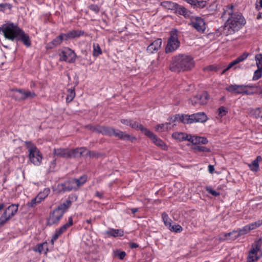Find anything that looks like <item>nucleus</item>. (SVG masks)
I'll return each instance as SVG.
<instances>
[{
  "label": "nucleus",
  "mask_w": 262,
  "mask_h": 262,
  "mask_svg": "<svg viewBox=\"0 0 262 262\" xmlns=\"http://www.w3.org/2000/svg\"><path fill=\"white\" fill-rule=\"evenodd\" d=\"M222 17L226 20L223 30V33L225 35L235 33L246 23L244 17L232 5H228L224 8Z\"/></svg>",
  "instance_id": "1"
},
{
  "label": "nucleus",
  "mask_w": 262,
  "mask_h": 262,
  "mask_svg": "<svg viewBox=\"0 0 262 262\" xmlns=\"http://www.w3.org/2000/svg\"><path fill=\"white\" fill-rule=\"evenodd\" d=\"M195 62L192 56L186 54H179L172 57L169 69L172 72H181L192 70Z\"/></svg>",
  "instance_id": "2"
},
{
  "label": "nucleus",
  "mask_w": 262,
  "mask_h": 262,
  "mask_svg": "<svg viewBox=\"0 0 262 262\" xmlns=\"http://www.w3.org/2000/svg\"><path fill=\"white\" fill-rule=\"evenodd\" d=\"M207 120V116L204 112H199L191 115L177 114L168 119L169 121L172 122L179 121L185 124H191L195 122L204 123Z\"/></svg>",
  "instance_id": "3"
},
{
  "label": "nucleus",
  "mask_w": 262,
  "mask_h": 262,
  "mask_svg": "<svg viewBox=\"0 0 262 262\" xmlns=\"http://www.w3.org/2000/svg\"><path fill=\"white\" fill-rule=\"evenodd\" d=\"M21 30L17 25L8 21L0 27V34L6 39L13 41L17 38Z\"/></svg>",
  "instance_id": "4"
},
{
  "label": "nucleus",
  "mask_w": 262,
  "mask_h": 262,
  "mask_svg": "<svg viewBox=\"0 0 262 262\" xmlns=\"http://www.w3.org/2000/svg\"><path fill=\"white\" fill-rule=\"evenodd\" d=\"M30 161L36 166L41 164L42 156L39 149L31 142H26Z\"/></svg>",
  "instance_id": "5"
},
{
  "label": "nucleus",
  "mask_w": 262,
  "mask_h": 262,
  "mask_svg": "<svg viewBox=\"0 0 262 262\" xmlns=\"http://www.w3.org/2000/svg\"><path fill=\"white\" fill-rule=\"evenodd\" d=\"M98 131L102 135L105 136H114L123 140H130L133 141L135 138L130 136L125 132H123L120 130H115L113 128L102 126L99 127Z\"/></svg>",
  "instance_id": "6"
},
{
  "label": "nucleus",
  "mask_w": 262,
  "mask_h": 262,
  "mask_svg": "<svg viewBox=\"0 0 262 262\" xmlns=\"http://www.w3.org/2000/svg\"><path fill=\"white\" fill-rule=\"evenodd\" d=\"M86 152V149L83 147L78 148L73 150L58 148L55 149L54 150V154L55 156L64 158L81 156Z\"/></svg>",
  "instance_id": "7"
},
{
  "label": "nucleus",
  "mask_w": 262,
  "mask_h": 262,
  "mask_svg": "<svg viewBox=\"0 0 262 262\" xmlns=\"http://www.w3.org/2000/svg\"><path fill=\"white\" fill-rule=\"evenodd\" d=\"M254 88L253 85L231 84L226 87L225 90L235 94L251 95L253 93L251 89Z\"/></svg>",
  "instance_id": "8"
},
{
  "label": "nucleus",
  "mask_w": 262,
  "mask_h": 262,
  "mask_svg": "<svg viewBox=\"0 0 262 262\" xmlns=\"http://www.w3.org/2000/svg\"><path fill=\"white\" fill-rule=\"evenodd\" d=\"M180 42L178 39V31L173 29L170 32V36L168 39L167 46L165 48L166 53L175 51L180 47Z\"/></svg>",
  "instance_id": "9"
},
{
  "label": "nucleus",
  "mask_w": 262,
  "mask_h": 262,
  "mask_svg": "<svg viewBox=\"0 0 262 262\" xmlns=\"http://www.w3.org/2000/svg\"><path fill=\"white\" fill-rule=\"evenodd\" d=\"M18 204H11L7 207L0 216V228L3 226L16 213Z\"/></svg>",
  "instance_id": "10"
},
{
  "label": "nucleus",
  "mask_w": 262,
  "mask_h": 262,
  "mask_svg": "<svg viewBox=\"0 0 262 262\" xmlns=\"http://www.w3.org/2000/svg\"><path fill=\"white\" fill-rule=\"evenodd\" d=\"M161 6L168 8L172 7L176 13L182 15L186 18H189L191 17V13L190 11L177 3L165 1L161 3Z\"/></svg>",
  "instance_id": "11"
},
{
  "label": "nucleus",
  "mask_w": 262,
  "mask_h": 262,
  "mask_svg": "<svg viewBox=\"0 0 262 262\" xmlns=\"http://www.w3.org/2000/svg\"><path fill=\"white\" fill-rule=\"evenodd\" d=\"M261 239L255 241L252 246L247 258V262H255L261 255L260 251Z\"/></svg>",
  "instance_id": "12"
},
{
  "label": "nucleus",
  "mask_w": 262,
  "mask_h": 262,
  "mask_svg": "<svg viewBox=\"0 0 262 262\" xmlns=\"http://www.w3.org/2000/svg\"><path fill=\"white\" fill-rule=\"evenodd\" d=\"M50 189L49 188H45L43 191H40L37 195L33 199L31 202L28 203L29 207H33L37 204L41 203L50 194Z\"/></svg>",
  "instance_id": "13"
},
{
  "label": "nucleus",
  "mask_w": 262,
  "mask_h": 262,
  "mask_svg": "<svg viewBox=\"0 0 262 262\" xmlns=\"http://www.w3.org/2000/svg\"><path fill=\"white\" fill-rule=\"evenodd\" d=\"M144 131L145 132V135L149 138L156 146L164 150H167L168 149V147L166 144L154 133L150 131L149 129H144Z\"/></svg>",
  "instance_id": "14"
},
{
  "label": "nucleus",
  "mask_w": 262,
  "mask_h": 262,
  "mask_svg": "<svg viewBox=\"0 0 262 262\" xmlns=\"http://www.w3.org/2000/svg\"><path fill=\"white\" fill-rule=\"evenodd\" d=\"M60 61L72 63L75 61L76 55L71 49L67 48L61 51L59 54Z\"/></svg>",
  "instance_id": "15"
},
{
  "label": "nucleus",
  "mask_w": 262,
  "mask_h": 262,
  "mask_svg": "<svg viewBox=\"0 0 262 262\" xmlns=\"http://www.w3.org/2000/svg\"><path fill=\"white\" fill-rule=\"evenodd\" d=\"M73 218L72 216H70L69 217L68 222L67 223L62 226L58 230H56L55 233L54 234L51 239V242L53 244L54 242L57 240L59 236H60L62 234L64 233L67 229L73 225Z\"/></svg>",
  "instance_id": "16"
},
{
  "label": "nucleus",
  "mask_w": 262,
  "mask_h": 262,
  "mask_svg": "<svg viewBox=\"0 0 262 262\" xmlns=\"http://www.w3.org/2000/svg\"><path fill=\"white\" fill-rule=\"evenodd\" d=\"M208 95L207 92H204L199 94L191 99V102L193 105H204L207 103Z\"/></svg>",
  "instance_id": "17"
},
{
  "label": "nucleus",
  "mask_w": 262,
  "mask_h": 262,
  "mask_svg": "<svg viewBox=\"0 0 262 262\" xmlns=\"http://www.w3.org/2000/svg\"><path fill=\"white\" fill-rule=\"evenodd\" d=\"M192 26L200 32H203L205 30V23L203 19L200 17H194L191 21Z\"/></svg>",
  "instance_id": "18"
},
{
  "label": "nucleus",
  "mask_w": 262,
  "mask_h": 262,
  "mask_svg": "<svg viewBox=\"0 0 262 262\" xmlns=\"http://www.w3.org/2000/svg\"><path fill=\"white\" fill-rule=\"evenodd\" d=\"M63 214L61 211L55 209L50 214L48 220V224L49 225H53L57 224L62 218Z\"/></svg>",
  "instance_id": "19"
},
{
  "label": "nucleus",
  "mask_w": 262,
  "mask_h": 262,
  "mask_svg": "<svg viewBox=\"0 0 262 262\" xmlns=\"http://www.w3.org/2000/svg\"><path fill=\"white\" fill-rule=\"evenodd\" d=\"M162 43V41L161 38L156 39L147 47V52L150 54L157 52L161 48Z\"/></svg>",
  "instance_id": "20"
},
{
  "label": "nucleus",
  "mask_w": 262,
  "mask_h": 262,
  "mask_svg": "<svg viewBox=\"0 0 262 262\" xmlns=\"http://www.w3.org/2000/svg\"><path fill=\"white\" fill-rule=\"evenodd\" d=\"M65 34L62 33L60 35L56 37L54 40H53L51 42H49L46 45L47 49H53L56 46L60 45L62 41L64 39H66Z\"/></svg>",
  "instance_id": "21"
},
{
  "label": "nucleus",
  "mask_w": 262,
  "mask_h": 262,
  "mask_svg": "<svg viewBox=\"0 0 262 262\" xmlns=\"http://www.w3.org/2000/svg\"><path fill=\"white\" fill-rule=\"evenodd\" d=\"M188 141L190 142L193 144H206L208 143L207 138L203 137L189 135Z\"/></svg>",
  "instance_id": "22"
},
{
  "label": "nucleus",
  "mask_w": 262,
  "mask_h": 262,
  "mask_svg": "<svg viewBox=\"0 0 262 262\" xmlns=\"http://www.w3.org/2000/svg\"><path fill=\"white\" fill-rule=\"evenodd\" d=\"M105 233L108 237H122L124 235V231L122 229H115L114 228H110L105 231Z\"/></svg>",
  "instance_id": "23"
},
{
  "label": "nucleus",
  "mask_w": 262,
  "mask_h": 262,
  "mask_svg": "<svg viewBox=\"0 0 262 262\" xmlns=\"http://www.w3.org/2000/svg\"><path fill=\"white\" fill-rule=\"evenodd\" d=\"M176 125V124H171L170 122L158 124L155 127V130L159 132H167L171 129Z\"/></svg>",
  "instance_id": "24"
},
{
  "label": "nucleus",
  "mask_w": 262,
  "mask_h": 262,
  "mask_svg": "<svg viewBox=\"0 0 262 262\" xmlns=\"http://www.w3.org/2000/svg\"><path fill=\"white\" fill-rule=\"evenodd\" d=\"M16 39L17 40H21L23 43L28 47H30L31 45L29 35L26 34L23 30H21Z\"/></svg>",
  "instance_id": "25"
},
{
  "label": "nucleus",
  "mask_w": 262,
  "mask_h": 262,
  "mask_svg": "<svg viewBox=\"0 0 262 262\" xmlns=\"http://www.w3.org/2000/svg\"><path fill=\"white\" fill-rule=\"evenodd\" d=\"M61 187L64 191L77 189L73 179L65 182L61 185Z\"/></svg>",
  "instance_id": "26"
},
{
  "label": "nucleus",
  "mask_w": 262,
  "mask_h": 262,
  "mask_svg": "<svg viewBox=\"0 0 262 262\" xmlns=\"http://www.w3.org/2000/svg\"><path fill=\"white\" fill-rule=\"evenodd\" d=\"M84 34V31L80 30H74L65 34L66 40L79 37Z\"/></svg>",
  "instance_id": "27"
},
{
  "label": "nucleus",
  "mask_w": 262,
  "mask_h": 262,
  "mask_svg": "<svg viewBox=\"0 0 262 262\" xmlns=\"http://www.w3.org/2000/svg\"><path fill=\"white\" fill-rule=\"evenodd\" d=\"M190 134H187L185 133L182 132H174L172 134V137L179 141H188L189 138Z\"/></svg>",
  "instance_id": "28"
},
{
  "label": "nucleus",
  "mask_w": 262,
  "mask_h": 262,
  "mask_svg": "<svg viewBox=\"0 0 262 262\" xmlns=\"http://www.w3.org/2000/svg\"><path fill=\"white\" fill-rule=\"evenodd\" d=\"M261 159V157L258 156L251 164H248V166L251 171L256 172L259 170V162Z\"/></svg>",
  "instance_id": "29"
},
{
  "label": "nucleus",
  "mask_w": 262,
  "mask_h": 262,
  "mask_svg": "<svg viewBox=\"0 0 262 262\" xmlns=\"http://www.w3.org/2000/svg\"><path fill=\"white\" fill-rule=\"evenodd\" d=\"M33 250L35 252H38L41 254L42 252L47 253L48 249L47 243L38 244L35 247L33 248Z\"/></svg>",
  "instance_id": "30"
},
{
  "label": "nucleus",
  "mask_w": 262,
  "mask_h": 262,
  "mask_svg": "<svg viewBox=\"0 0 262 262\" xmlns=\"http://www.w3.org/2000/svg\"><path fill=\"white\" fill-rule=\"evenodd\" d=\"M13 97L18 101L25 100L24 90H13Z\"/></svg>",
  "instance_id": "31"
},
{
  "label": "nucleus",
  "mask_w": 262,
  "mask_h": 262,
  "mask_svg": "<svg viewBox=\"0 0 262 262\" xmlns=\"http://www.w3.org/2000/svg\"><path fill=\"white\" fill-rule=\"evenodd\" d=\"M71 201L70 199H67L64 202L60 204L56 209L58 210L59 211H61L62 212V214H64L65 211L71 205Z\"/></svg>",
  "instance_id": "32"
},
{
  "label": "nucleus",
  "mask_w": 262,
  "mask_h": 262,
  "mask_svg": "<svg viewBox=\"0 0 262 262\" xmlns=\"http://www.w3.org/2000/svg\"><path fill=\"white\" fill-rule=\"evenodd\" d=\"M129 126L136 129L140 130L144 135L145 134L144 129H148L147 128L144 127L142 125L139 124L138 122L131 119Z\"/></svg>",
  "instance_id": "33"
},
{
  "label": "nucleus",
  "mask_w": 262,
  "mask_h": 262,
  "mask_svg": "<svg viewBox=\"0 0 262 262\" xmlns=\"http://www.w3.org/2000/svg\"><path fill=\"white\" fill-rule=\"evenodd\" d=\"M74 183L78 189L80 186L83 185L87 180V177L85 175L80 177L79 179H73Z\"/></svg>",
  "instance_id": "34"
},
{
  "label": "nucleus",
  "mask_w": 262,
  "mask_h": 262,
  "mask_svg": "<svg viewBox=\"0 0 262 262\" xmlns=\"http://www.w3.org/2000/svg\"><path fill=\"white\" fill-rule=\"evenodd\" d=\"M162 218L165 226H166L168 228L169 227H171L172 224V221L169 218L168 215L165 212H163L162 213Z\"/></svg>",
  "instance_id": "35"
},
{
  "label": "nucleus",
  "mask_w": 262,
  "mask_h": 262,
  "mask_svg": "<svg viewBox=\"0 0 262 262\" xmlns=\"http://www.w3.org/2000/svg\"><path fill=\"white\" fill-rule=\"evenodd\" d=\"M93 55L95 57H98L102 54L101 49L97 43H94L93 45Z\"/></svg>",
  "instance_id": "36"
},
{
  "label": "nucleus",
  "mask_w": 262,
  "mask_h": 262,
  "mask_svg": "<svg viewBox=\"0 0 262 262\" xmlns=\"http://www.w3.org/2000/svg\"><path fill=\"white\" fill-rule=\"evenodd\" d=\"M168 229L172 232L176 233H180L183 230V228L178 224H174L171 225V227L168 228Z\"/></svg>",
  "instance_id": "37"
},
{
  "label": "nucleus",
  "mask_w": 262,
  "mask_h": 262,
  "mask_svg": "<svg viewBox=\"0 0 262 262\" xmlns=\"http://www.w3.org/2000/svg\"><path fill=\"white\" fill-rule=\"evenodd\" d=\"M262 225V220H258L254 223L247 225L250 231L256 229Z\"/></svg>",
  "instance_id": "38"
},
{
  "label": "nucleus",
  "mask_w": 262,
  "mask_h": 262,
  "mask_svg": "<svg viewBox=\"0 0 262 262\" xmlns=\"http://www.w3.org/2000/svg\"><path fill=\"white\" fill-rule=\"evenodd\" d=\"M68 94L67 98H66V100H67V102H69L72 101L73 100V99H74V98L75 97V93L74 89H69L68 91Z\"/></svg>",
  "instance_id": "39"
},
{
  "label": "nucleus",
  "mask_w": 262,
  "mask_h": 262,
  "mask_svg": "<svg viewBox=\"0 0 262 262\" xmlns=\"http://www.w3.org/2000/svg\"><path fill=\"white\" fill-rule=\"evenodd\" d=\"M255 59L257 69L262 70V54H259L256 55Z\"/></svg>",
  "instance_id": "40"
},
{
  "label": "nucleus",
  "mask_w": 262,
  "mask_h": 262,
  "mask_svg": "<svg viewBox=\"0 0 262 262\" xmlns=\"http://www.w3.org/2000/svg\"><path fill=\"white\" fill-rule=\"evenodd\" d=\"M262 76V70L257 69L254 72V74L252 77V80L254 81L257 80L260 78Z\"/></svg>",
  "instance_id": "41"
},
{
  "label": "nucleus",
  "mask_w": 262,
  "mask_h": 262,
  "mask_svg": "<svg viewBox=\"0 0 262 262\" xmlns=\"http://www.w3.org/2000/svg\"><path fill=\"white\" fill-rule=\"evenodd\" d=\"M250 231L247 225L245 226L241 229H239L238 230H237L238 235H239L240 236L248 233Z\"/></svg>",
  "instance_id": "42"
},
{
  "label": "nucleus",
  "mask_w": 262,
  "mask_h": 262,
  "mask_svg": "<svg viewBox=\"0 0 262 262\" xmlns=\"http://www.w3.org/2000/svg\"><path fill=\"white\" fill-rule=\"evenodd\" d=\"M193 149L194 150H195L198 151H203V152H209L210 151V149L209 148H207L206 147L203 146H194Z\"/></svg>",
  "instance_id": "43"
},
{
  "label": "nucleus",
  "mask_w": 262,
  "mask_h": 262,
  "mask_svg": "<svg viewBox=\"0 0 262 262\" xmlns=\"http://www.w3.org/2000/svg\"><path fill=\"white\" fill-rule=\"evenodd\" d=\"M249 56V54L248 53L245 52L242 55H240L237 58L235 59L236 63L238 64V63L243 61L245 60Z\"/></svg>",
  "instance_id": "44"
},
{
  "label": "nucleus",
  "mask_w": 262,
  "mask_h": 262,
  "mask_svg": "<svg viewBox=\"0 0 262 262\" xmlns=\"http://www.w3.org/2000/svg\"><path fill=\"white\" fill-rule=\"evenodd\" d=\"M249 56V54L248 53L245 52L242 55H240L237 58L235 59L236 63L238 64V63L243 61L245 60Z\"/></svg>",
  "instance_id": "45"
},
{
  "label": "nucleus",
  "mask_w": 262,
  "mask_h": 262,
  "mask_svg": "<svg viewBox=\"0 0 262 262\" xmlns=\"http://www.w3.org/2000/svg\"><path fill=\"white\" fill-rule=\"evenodd\" d=\"M249 56V54L248 53L245 52L242 55H240L237 58L235 59L236 63L238 64V63L243 61L245 60Z\"/></svg>",
  "instance_id": "46"
},
{
  "label": "nucleus",
  "mask_w": 262,
  "mask_h": 262,
  "mask_svg": "<svg viewBox=\"0 0 262 262\" xmlns=\"http://www.w3.org/2000/svg\"><path fill=\"white\" fill-rule=\"evenodd\" d=\"M228 113L227 109L224 106H221L218 109V115L221 117L225 116Z\"/></svg>",
  "instance_id": "47"
},
{
  "label": "nucleus",
  "mask_w": 262,
  "mask_h": 262,
  "mask_svg": "<svg viewBox=\"0 0 262 262\" xmlns=\"http://www.w3.org/2000/svg\"><path fill=\"white\" fill-rule=\"evenodd\" d=\"M237 230H233V231L229 232V239L234 240L239 237Z\"/></svg>",
  "instance_id": "48"
},
{
  "label": "nucleus",
  "mask_w": 262,
  "mask_h": 262,
  "mask_svg": "<svg viewBox=\"0 0 262 262\" xmlns=\"http://www.w3.org/2000/svg\"><path fill=\"white\" fill-rule=\"evenodd\" d=\"M24 95L25 99L29 98H32L36 96V94L34 92L29 91H24Z\"/></svg>",
  "instance_id": "49"
},
{
  "label": "nucleus",
  "mask_w": 262,
  "mask_h": 262,
  "mask_svg": "<svg viewBox=\"0 0 262 262\" xmlns=\"http://www.w3.org/2000/svg\"><path fill=\"white\" fill-rule=\"evenodd\" d=\"M115 254L116 256L118 257L119 259H123L126 255V253L124 251H120L117 250L115 252Z\"/></svg>",
  "instance_id": "50"
},
{
  "label": "nucleus",
  "mask_w": 262,
  "mask_h": 262,
  "mask_svg": "<svg viewBox=\"0 0 262 262\" xmlns=\"http://www.w3.org/2000/svg\"><path fill=\"white\" fill-rule=\"evenodd\" d=\"M219 238L220 241L229 239V233H223L219 235Z\"/></svg>",
  "instance_id": "51"
},
{
  "label": "nucleus",
  "mask_w": 262,
  "mask_h": 262,
  "mask_svg": "<svg viewBox=\"0 0 262 262\" xmlns=\"http://www.w3.org/2000/svg\"><path fill=\"white\" fill-rule=\"evenodd\" d=\"M206 189L208 193L211 194L213 196H216L220 194L219 192H217L216 191L212 189L210 187H207Z\"/></svg>",
  "instance_id": "52"
},
{
  "label": "nucleus",
  "mask_w": 262,
  "mask_h": 262,
  "mask_svg": "<svg viewBox=\"0 0 262 262\" xmlns=\"http://www.w3.org/2000/svg\"><path fill=\"white\" fill-rule=\"evenodd\" d=\"M237 63H236V61L235 60H234L233 61H232V62H231L228 65V66L223 70L222 73H224L225 72H226L227 71H228V70H229L230 69H231V68L233 67L234 66H235L236 64H237Z\"/></svg>",
  "instance_id": "53"
},
{
  "label": "nucleus",
  "mask_w": 262,
  "mask_h": 262,
  "mask_svg": "<svg viewBox=\"0 0 262 262\" xmlns=\"http://www.w3.org/2000/svg\"><path fill=\"white\" fill-rule=\"evenodd\" d=\"M254 115L256 117L262 118V108H257L254 110Z\"/></svg>",
  "instance_id": "54"
},
{
  "label": "nucleus",
  "mask_w": 262,
  "mask_h": 262,
  "mask_svg": "<svg viewBox=\"0 0 262 262\" xmlns=\"http://www.w3.org/2000/svg\"><path fill=\"white\" fill-rule=\"evenodd\" d=\"M206 2L204 1H198V2L195 5H194V6H196L199 8H204L206 6Z\"/></svg>",
  "instance_id": "55"
},
{
  "label": "nucleus",
  "mask_w": 262,
  "mask_h": 262,
  "mask_svg": "<svg viewBox=\"0 0 262 262\" xmlns=\"http://www.w3.org/2000/svg\"><path fill=\"white\" fill-rule=\"evenodd\" d=\"M90 10L95 12V13H98L99 11V8L96 5H91L89 7Z\"/></svg>",
  "instance_id": "56"
},
{
  "label": "nucleus",
  "mask_w": 262,
  "mask_h": 262,
  "mask_svg": "<svg viewBox=\"0 0 262 262\" xmlns=\"http://www.w3.org/2000/svg\"><path fill=\"white\" fill-rule=\"evenodd\" d=\"M56 166V160H53L50 163V170L53 171Z\"/></svg>",
  "instance_id": "57"
},
{
  "label": "nucleus",
  "mask_w": 262,
  "mask_h": 262,
  "mask_svg": "<svg viewBox=\"0 0 262 262\" xmlns=\"http://www.w3.org/2000/svg\"><path fill=\"white\" fill-rule=\"evenodd\" d=\"M121 122L124 125L129 126L130 122V119H121Z\"/></svg>",
  "instance_id": "58"
},
{
  "label": "nucleus",
  "mask_w": 262,
  "mask_h": 262,
  "mask_svg": "<svg viewBox=\"0 0 262 262\" xmlns=\"http://www.w3.org/2000/svg\"><path fill=\"white\" fill-rule=\"evenodd\" d=\"M186 2L190 5L194 6L197 3L198 0H186Z\"/></svg>",
  "instance_id": "59"
},
{
  "label": "nucleus",
  "mask_w": 262,
  "mask_h": 262,
  "mask_svg": "<svg viewBox=\"0 0 262 262\" xmlns=\"http://www.w3.org/2000/svg\"><path fill=\"white\" fill-rule=\"evenodd\" d=\"M95 195L96 196H97L98 198H99L100 199L103 198V193L101 192H100L99 191H96Z\"/></svg>",
  "instance_id": "60"
},
{
  "label": "nucleus",
  "mask_w": 262,
  "mask_h": 262,
  "mask_svg": "<svg viewBox=\"0 0 262 262\" xmlns=\"http://www.w3.org/2000/svg\"><path fill=\"white\" fill-rule=\"evenodd\" d=\"M208 170L210 173H212L214 170V166L213 165H209L208 166Z\"/></svg>",
  "instance_id": "61"
},
{
  "label": "nucleus",
  "mask_w": 262,
  "mask_h": 262,
  "mask_svg": "<svg viewBox=\"0 0 262 262\" xmlns=\"http://www.w3.org/2000/svg\"><path fill=\"white\" fill-rule=\"evenodd\" d=\"M130 247L131 248H136L138 247V245L135 243H132L130 244Z\"/></svg>",
  "instance_id": "62"
},
{
  "label": "nucleus",
  "mask_w": 262,
  "mask_h": 262,
  "mask_svg": "<svg viewBox=\"0 0 262 262\" xmlns=\"http://www.w3.org/2000/svg\"><path fill=\"white\" fill-rule=\"evenodd\" d=\"M138 208H133L132 209V211L134 213L137 212L138 211Z\"/></svg>",
  "instance_id": "63"
},
{
  "label": "nucleus",
  "mask_w": 262,
  "mask_h": 262,
  "mask_svg": "<svg viewBox=\"0 0 262 262\" xmlns=\"http://www.w3.org/2000/svg\"><path fill=\"white\" fill-rule=\"evenodd\" d=\"M259 8L262 9V0H259Z\"/></svg>",
  "instance_id": "64"
}]
</instances>
